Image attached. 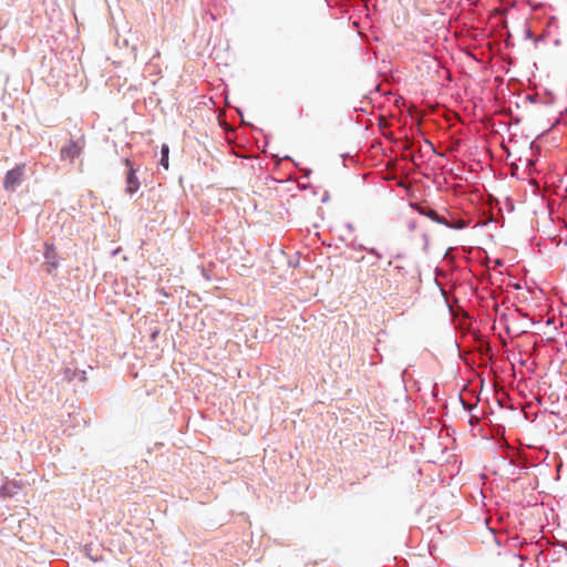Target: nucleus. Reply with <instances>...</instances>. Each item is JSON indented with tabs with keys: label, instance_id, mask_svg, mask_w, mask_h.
<instances>
[{
	"label": "nucleus",
	"instance_id": "39448f33",
	"mask_svg": "<svg viewBox=\"0 0 567 567\" xmlns=\"http://www.w3.org/2000/svg\"><path fill=\"white\" fill-rule=\"evenodd\" d=\"M161 153H162V158H161V165L167 169L169 164H168V154H169V147L168 145L166 144H163L162 145V150H161Z\"/></svg>",
	"mask_w": 567,
	"mask_h": 567
},
{
	"label": "nucleus",
	"instance_id": "0eeeda50",
	"mask_svg": "<svg viewBox=\"0 0 567 567\" xmlns=\"http://www.w3.org/2000/svg\"><path fill=\"white\" fill-rule=\"evenodd\" d=\"M509 565L511 567H523V557L520 555H514Z\"/></svg>",
	"mask_w": 567,
	"mask_h": 567
},
{
	"label": "nucleus",
	"instance_id": "7ed1b4c3",
	"mask_svg": "<svg viewBox=\"0 0 567 567\" xmlns=\"http://www.w3.org/2000/svg\"><path fill=\"white\" fill-rule=\"evenodd\" d=\"M125 166L128 168L127 175H126V192L131 195L136 193L140 188V182L136 177L135 169L132 165V162L126 158L124 161Z\"/></svg>",
	"mask_w": 567,
	"mask_h": 567
},
{
	"label": "nucleus",
	"instance_id": "6e6552de",
	"mask_svg": "<svg viewBox=\"0 0 567 567\" xmlns=\"http://www.w3.org/2000/svg\"><path fill=\"white\" fill-rule=\"evenodd\" d=\"M446 226H447V227H450V228L461 229V228H464V227H465V221H464V220H462V219H461V220H458V221H457V223H455V224H452V223L447 221V225H446Z\"/></svg>",
	"mask_w": 567,
	"mask_h": 567
},
{
	"label": "nucleus",
	"instance_id": "9d476101",
	"mask_svg": "<svg viewBox=\"0 0 567 567\" xmlns=\"http://www.w3.org/2000/svg\"><path fill=\"white\" fill-rule=\"evenodd\" d=\"M159 56H161V52H159V50H158V49H155L153 58H156V59H157V58H159Z\"/></svg>",
	"mask_w": 567,
	"mask_h": 567
},
{
	"label": "nucleus",
	"instance_id": "1a4fd4ad",
	"mask_svg": "<svg viewBox=\"0 0 567 567\" xmlns=\"http://www.w3.org/2000/svg\"><path fill=\"white\" fill-rule=\"evenodd\" d=\"M132 52H133V54H134V60H136V59H137V48H136V47H133V48H132Z\"/></svg>",
	"mask_w": 567,
	"mask_h": 567
},
{
	"label": "nucleus",
	"instance_id": "423d86ee",
	"mask_svg": "<svg viewBox=\"0 0 567 567\" xmlns=\"http://www.w3.org/2000/svg\"><path fill=\"white\" fill-rule=\"evenodd\" d=\"M44 248H45L44 257L47 259H53L55 257V248H54V246L52 244L47 243L44 245Z\"/></svg>",
	"mask_w": 567,
	"mask_h": 567
},
{
	"label": "nucleus",
	"instance_id": "f03ea898",
	"mask_svg": "<svg viewBox=\"0 0 567 567\" xmlns=\"http://www.w3.org/2000/svg\"><path fill=\"white\" fill-rule=\"evenodd\" d=\"M25 165L20 164L14 168L10 169L4 177L3 186L7 190H14L22 182L24 175Z\"/></svg>",
	"mask_w": 567,
	"mask_h": 567
},
{
	"label": "nucleus",
	"instance_id": "20e7f679",
	"mask_svg": "<svg viewBox=\"0 0 567 567\" xmlns=\"http://www.w3.org/2000/svg\"><path fill=\"white\" fill-rule=\"evenodd\" d=\"M415 209L421 214V215H424L429 218H431L433 221L435 223H439V224H443V225H447V220L443 217H441L434 209L432 208H429V207H425V206H421V205H415Z\"/></svg>",
	"mask_w": 567,
	"mask_h": 567
},
{
	"label": "nucleus",
	"instance_id": "f257e3e1",
	"mask_svg": "<svg viewBox=\"0 0 567 567\" xmlns=\"http://www.w3.org/2000/svg\"><path fill=\"white\" fill-rule=\"evenodd\" d=\"M85 144L86 141L84 134H82L76 141H69V143L61 148V157L73 162L82 154Z\"/></svg>",
	"mask_w": 567,
	"mask_h": 567
}]
</instances>
